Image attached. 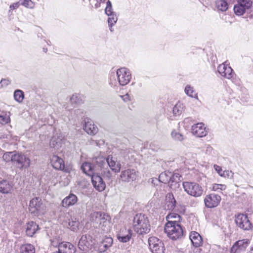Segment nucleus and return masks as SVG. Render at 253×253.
Here are the masks:
<instances>
[{"label": "nucleus", "instance_id": "5fc2aeb1", "mask_svg": "<svg viewBox=\"0 0 253 253\" xmlns=\"http://www.w3.org/2000/svg\"><path fill=\"white\" fill-rule=\"evenodd\" d=\"M10 83L9 80L6 79H2L0 82V88L7 86Z\"/></svg>", "mask_w": 253, "mask_h": 253}, {"label": "nucleus", "instance_id": "b1692460", "mask_svg": "<svg viewBox=\"0 0 253 253\" xmlns=\"http://www.w3.org/2000/svg\"><path fill=\"white\" fill-rule=\"evenodd\" d=\"M81 169L85 174L91 177L96 173V169H95L92 161V163H83L81 166Z\"/></svg>", "mask_w": 253, "mask_h": 253}, {"label": "nucleus", "instance_id": "393cba45", "mask_svg": "<svg viewBox=\"0 0 253 253\" xmlns=\"http://www.w3.org/2000/svg\"><path fill=\"white\" fill-rule=\"evenodd\" d=\"M92 162L96 170L97 168H100L101 170L107 168V158L97 157L93 158Z\"/></svg>", "mask_w": 253, "mask_h": 253}, {"label": "nucleus", "instance_id": "13d9d810", "mask_svg": "<svg viewBox=\"0 0 253 253\" xmlns=\"http://www.w3.org/2000/svg\"><path fill=\"white\" fill-rule=\"evenodd\" d=\"M206 148V152L208 154H210L212 150V148L209 144L205 146Z\"/></svg>", "mask_w": 253, "mask_h": 253}, {"label": "nucleus", "instance_id": "49530a36", "mask_svg": "<svg viewBox=\"0 0 253 253\" xmlns=\"http://www.w3.org/2000/svg\"><path fill=\"white\" fill-rule=\"evenodd\" d=\"M19 3L27 8H33L34 7V3L31 0H20Z\"/></svg>", "mask_w": 253, "mask_h": 253}, {"label": "nucleus", "instance_id": "7ed1b4c3", "mask_svg": "<svg viewBox=\"0 0 253 253\" xmlns=\"http://www.w3.org/2000/svg\"><path fill=\"white\" fill-rule=\"evenodd\" d=\"M165 232L169 238L172 240L180 239L183 235L181 225L176 221H169L165 224Z\"/></svg>", "mask_w": 253, "mask_h": 253}, {"label": "nucleus", "instance_id": "cd10ccee", "mask_svg": "<svg viewBox=\"0 0 253 253\" xmlns=\"http://www.w3.org/2000/svg\"><path fill=\"white\" fill-rule=\"evenodd\" d=\"M39 229V225L36 223L34 221L29 222L26 224V234L29 237H32Z\"/></svg>", "mask_w": 253, "mask_h": 253}, {"label": "nucleus", "instance_id": "bb28decb", "mask_svg": "<svg viewBox=\"0 0 253 253\" xmlns=\"http://www.w3.org/2000/svg\"><path fill=\"white\" fill-rule=\"evenodd\" d=\"M51 163L55 169H63L64 168V163L63 159L57 155H53L51 158Z\"/></svg>", "mask_w": 253, "mask_h": 253}, {"label": "nucleus", "instance_id": "c85d7f7f", "mask_svg": "<svg viewBox=\"0 0 253 253\" xmlns=\"http://www.w3.org/2000/svg\"><path fill=\"white\" fill-rule=\"evenodd\" d=\"M166 207L168 210L172 211L176 206V201L171 193H168L166 197Z\"/></svg>", "mask_w": 253, "mask_h": 253}, {"label": "nucleus", "instance_id": "a878e982", "mask_svg": "<svg viewBox=\"0 0 253 253\" xmlns=\"http://www.w3.org/2000/svg\"><path fill=\"white\" fill-rule=\"evenodd\" d=\"M189 238L193 246L197 248L202 245V238L198 232H192L189 236Z\"/></svg>", "mask_w": 253, "mask_h": 253}, {"label": "nucleus", "instance_id": "6e6552de", "mask_svg": "<svg viewBox=\"0 0 253 253\" xmlns=\"http://www.w3.org/2000/svg\"><path fill=\"white\" fill-rule=\"evenodd\" d=\"M148 242L152 253H165V247L162 240L153 236L148 239Z\"/></svg>", "mask_w": 253, "mask_h": 253}, {"label": "nucleus", "instance_id": "72a5a7b5", "mask_svg": "<svg viewBox=\"0 0 253 253\" xmlns=\"http://www.w3.org/2000/svg\"><path fill=\"white\" fill-rule=\"evenodd\" d=\"M215 5L217 8L221 11H225L228 8V4L225 0H217L215 1Z\"/></svg>", "mask_w": 253, "mask_h": 253}, {"label": "nucleus", "instance_id": "bf43d9fd", "mask_svg": "<svg viewBox=\"0 0 253 253\" xmlns=\"http://www.w3.org/2000/svg\"><path fill=\"white\" fill-rule=\"evenodd\" d=\"M72 119V118L69 116L67 118L65 117L63 118V120H64V121L65 122H66L67 123H68V122H70Z\"/></svg>", "mask_w": 253, "mask_h": 253}, {"label": "nucleus", "instance_id": "6ab92c4d", "mask_svg": "<svg viewBox=\"0 0 253 253\" xmlns=\"http://www.w3.org/2000/svg\"><path fill=\"white\" fill-rule=\"evenodd\" d=\"M108 167L116 173L120 172L121 168V160L118 161L116 158L109 156L107 157V168Z\"/></svg>", "mask_w": 253, "mask_h": 253}, {"label": "nucleus", "instance_id": "774afa93", "mask_svg": "<svg viewBox=\"0 0 253 253\" xmlns=\"http://www.w3.org/2000/svg\"><path fill=\"white\" fill-rule=\"evenodd\" d=\"M67 113L69 114L70 113V112H67Z\"/></svg>", "mask_w": 253, "mask_h": 253}, {"label": "nucleus", "instance_id": "473e14b6", "mask_svg": "<svg viewBox=\"0 0 253 253\" xmlns=\"http://www.w3.org/2000/svg\"><path fill=\"white\" fill-rule=\"evenodd\" d=\"M35 249L33 245L30 244L23 245L20 247V253H35Z\"/></svg>", "mask_w": 253, "mask_h": 253}, {"label": "nucleus", "instance_id": "c03bdc74", "mask_svg": "<svg viewBox=\"0 0 253 253\" xmlns=\"http://www.w3.org/2000/svg\"><path fill=\"white\" fill-rule=\"evenodd\" d=\"M105 13L107 16L116 13L113 11L112 4L110 0H107L106 1V6L105 8Z\"/></svg>", "mask_w": 253, "mask_h": 253}, {"label": "nucleus", "instance_id": "dca6fc26", "mask_svg": "<svg viewBox=\"0 0 253 253\" xmlns=\"http://www.w3.org/2000/svg\"><path fill=\"white\" fill-rule=\"evenodd\" d=\"M91 177L93 186L96 190L99 192H101L105 189V183L104 182L101 176L96 173Z\"/></svg>", "mask_w": 253, "mask_h": 253}, {"label": "nucleus", "instance_id": "ddd939ff", "mask_svg": "<svg viewBox=\"0 0 253 253\" xmlns=\"http://www.w3.org/2000/svg\"><path fill=\"white\" fill-rule=\"evenodd\" d=\"M137 177V172L130 169L122 170L120 175L121 180L127 182L135 180Z\"/></svg>", "mask_w": 253, "mask_h": 253}, {"label": "nucleus", "instance_id": "680f3d73", "mask_svg": "<svg viewBox=\"0 0 253 253\" xmlns=\"http://www.w3.org/2000/svg\"><path fill=\"white\" fill-rule=\"evenodd\" d=\"M62 170H64L66 172H70V168H65L64 167V168Z\"/></svg>", "mask_w": 253, "mask_h": 253}, {"label": "nucleus", "instance_id": "8fccbe9b", "mask_svg": "<svg viewBox=\"0 0 253 253\" xmlns=\"http://www.w3.org/2000/svg\"><path fill=\"white\" fill-rule=\"evenodd\" d=\"M74 113L78 119H82L85 116V112L83 109H78L74 111Z\"/></svg>", "mask_w": 253, "mask_h": 253}, {"label": "nucleus", "instance_id": "09e8293b", "mask_svg": "<svg viewBox=\"0 0 253 253\" xmlns=\"http://www.w3.org/2000/svg\"><path fill=\"white\" fill-rule=\"evenodd\" d=\"M10 121L9 115L7 114H4L0 115V124L2 125H5L8 124Z\"/></svg>", "mask_w": 253, "mask_h": 253}, {"label": "nucleus", "instance_id": "aec40b11", "mask_svg": "<svg viewBox=\"0 0 253 253\" xmlns=\"http://www.w3.org/2000/svg\"><path fill=\"white\" fill-rule=\"evenodd\" d=\"M64 137L61 133L54 135L51 138L50 141V147L58 150L63 144Z\"/></svg>", "mask_w": 253, "mask_h": 253}, {"label": "nucleus", "instance_id": "1a4fd4ad", "mask_svg": "<svg viewBox=\"0 0 253 253\" xmlns=\"http://www.w3.org/2000/svg\"><path fill=\"white\" fill-rule=\"evenodd\" d=\"M237 4L234 6V11L237 15H242L252 5L253 0H237Z\"/></svg>", "mask_w": 253, "mask_h": 253}, {"label": "nucleus", "instance_id": "e2e57ef3", "mask_svg": "<svg viewBox=\"0 0 253 253\" xmlns=\"http://www.w3.org/2000/svg\"><path fill=\"white\" fill-rule=\"evenodd\" d=\"M248 253H253V246L250 247V251Z\"/></svg>", "mask_w": 253, "mask_h": 253}, {"label": "nucleus", "instance_id": "412c9836", "mask_svg": "<svg viewBox=\"0 0 253 253\" xmlns=\"http://www.w3.org/2000/svg\"><path fill=\"white\" fill-rule=\"evenodd\" d=\"M110 219L111 217L109 215L105 213L104 212H101V216L100 217L99 224L101 226L102 230L106 232H107L110 230Z\"/></svg>", "mask_w": 253, "mask_h": 253}, {"label": "nucleus", "instance_id": "5701e85b", "mask_svg": "<svg viewBox=\"0 0 253 253\" xmlns=\"http://www.w3.org/2000/svg\"><path fill=\"white\" fill-rule=\"evenodd\" d=\"M58 250L62 253H75L76 248L69 242H61L58 246Z\"/></svg>", "mask_w": 253, "mask_h": 253}, {"label": "nucleus", "instance_id": "6e6d98bb", "mask_svg": "<svg viewBox=\"0 0 253 253\" xmlns=\"http://www.w3.org/2000/svg\"><path fill=\"white\" fill-rule=\"evenodd\" d=\"M214 168L215 170L220 176H225V173H226L227 172L223 171L220 167L217 165H214Z\"/></svg>", "mask_w": 253, "mask_h": 253}, {"label": "nucleus", "instance_id": "0eeeda50", "mask_svg": "<svg viewBox=\"0 0 253 253\" xmlns=\"http://www.w3.org/2000/svg\"><path fill=\"white\" fill-rule=\"evenodd\" d=\"M29 210L31 213L34 216H38L39 214H43L45 209L41 199L39 197L32 199L30 202Z\"/></svg>", "mask_w": 253, "mask_h": 253}, {"label": "nucleus", "instance_id": "4be33fe9", "mask_svg": "<svg viewBox=\"0 0 253 253\" xmlns=\"http://www.w3.org/2000/svg\"><path fill=\"white\" fill-rule=\"evenodd\" d=\"M78 201L77 196L73 193H70L62 201L61 204L63 207L68 208L75 205Z\"/></svg>", "mask_w": 253, "mask_h": 253}, {"label": "nucleus", "instance_id": "f8f14e48", "mask_svg": "<svg viewBox=\"0 0 253 253\" xmlns=\"http://www.w3.org/2000/svg\"><path fill=\"white\" fill-rule=\"evenodd\" d=\"M221 201V197L214 193L207 195L205 199L204 203L206 207L213 208L217 207Z\"/></svg>", "mask_w": 253, "mask_h": 253}, {"label": "nucleus", "instance_id": "2eb2a0df", "mask_svg": "<svg viewBox=\"0 0 253 253\" xmlns=\"http://www.w3.org/2000/svg\"><path fill=\"white\" fill-rule=\"evenodd\" d=\"M250 242V240L248 239L236 241L231 247L230 253H236L245 251Z\"/></svg>", "mask_w": 253, "mask_h": 253}, {"label": "nucleus", "instance_id": "69168bd1", "mask_svg": "<svg viewBox=\"0 0 253 253\" xmlns=\"http://www.w3.org/2000/svg\"><path fill=\"white\" fill-rule=\"evenodd\" d=\"M74 98H76V96L73 95L71 98V100L72 101V100L74 99Z\"/></svg>", "mask_w": 253, "mask_h": 253}, {"label": "nucleus", "instance_id": "a18cd8bd", "mask_svg": "<svg viewBox=\"0 0 253 253\" xmlns=\"http://www.w3.org/2000/svg\"><path fill=\"white\" fill-rule=\"evenodd\" d=\"M233 74V69L230 66L227 65L226 68H225V72L224 74H222V76L230 79L232 78Z\"/></svg>", "mask_w": 253, "mask_h": 253}, {"label": "nucleus", "instance_id": "f03ea898", "mask_svg": "<svg viewBox=\"0 0 253 253\" xmlns=\"http://www.w3.org/2000/svg\"><path fill=\"white\" fill-rule=\"evenodd\" d=\"M113 74V78L112 79V75H111L109 83L112 86H116L118 84L121 86L126 85L130 82L132 78L129 69L125 67L120 68L117 70V82L115 79V73L112 72L111 74Z\"/></svg>", "mask_w": 253, "mask_h": 253}, {"label": "nucleus", "instance_id": "a19ab883", "mask_svg": "<svg viewBox=\"0 0 253 253\" xmlns=\"http://www.w3.org/2000/svg\"><path fill=\"white\" fill-rule=\"evenodd\" d=\"M2 137L3 138L5 139L6 141H7L8 143L11 144L14 143L18 139V136L16 135H13L10 133L3 134L2 135Z\"/></svg>", "mask_w": 253, "mask_h": 253}, {"label": "nucleus", "instance_id": "f257e3e1", "mask_svg": "<svg viewBox=\"0 0 253 253\" xmlns=\"http://www.w3.org/2000/svg\"><path fill=\"white\" fill-rule=\"evenodd\" d=\"M133 228L140 235L148 233L150 231V225L147 216L143 213H137L133 217Z\"/></svg>", "mask_w": 253, "mask_h": 253}, {"label": "nucleus", "instance_id": "f3484780", "mask_svg": "<svg viewBox=\"0 0 253 253\" xmlns=\"http://www.w3.org/2000/svg\"><path fill=\"white\" fill-rule=\"evenodd\" d=\"M132 232L131 229H121L117 235L118 240L122 243H125L129 241L132 237Z\"/></svg>", "mask_w": 253, "mask_h": 253}, {"label": "nucleus", "instance_id": "338daca9", "mask_svg": "<svg viewBox=\"0 0 253 253\" xmlns=\"http://www.w3.org/2000/svg\"><path fill=\"white\" fill-rule=\"evenodd\" d=\"M43 51L44 52H46L47 51V49L46 48H43Z\"/></svg>", "mask_w": 253, "mask_h": 253}, {"label": "nucleus", "instance_id": "f704fd0d", "mask_svg": "<svg viewBox=\"0 0 253 253\" xmlns=\"http://www.w3.org/2000/svg\"><path fill=\"white\" fill-rule=\"evenodd\" d=\"M108 23L109 27V29L111 32L114 31L113 26L115 25L118 20V17L116 13L108 15Z\"/></svg>", "mask_w": 253, "mask_h": 253}, {"label": "nucleus", "instance_id": "20e7f679", "mask_svg": "<svg viewBox=\"0 0 253 253\" xmlns=\"http://www.w3.org/2000/svg\"><path fill=\"white\" fill-rule=\"evenodd\" d=\"M31 160L24 154L16 151L14 157L13 165L20 170H25L30 166Z\"/></svg>", "mask_w": 253, "mask_h": 253}, {"label": "nucleus", "instance_id": "7c9ffc66", "mask_svg": "<svg viewBox=\"0 0 253 253\" xmlns=\"http://www.w3.org/2000/svg\"><path fill=\"white\" fill-rule=\"evenodd\" d=\"M12 188V184L6 180L0 181V192L7 194L10 192Z\"/></svg>", "mask_w": 253, "mask_h": 253}, {"label": "nucleus", "instance_id": "0e129e2a", "mask_svg": "<svg viewBox=\"0 0 253 253\" xmlns=\"http://www.w3.org/2000/svg\"><path fill=\"white\" fill-rule=\"evenodd\" d=\"M158 180L157 179V178H155V179H152V183H154L155 184V182H157L158 181Z\"/></svg>", "mask_w": 253, "mask_h": 253}, {"label": "nucleus", "instance_id": "4d7b16f0", "mask_svg": "<svg viewBox=\"0 0 253 253\" xmlns=\"http://www.w3.org/2000/svg\"><path fill=\"white\" fill-rule=\"evenodd\" d=\"M19 2H17L11 4L9 6V12H11L12 10L18 8L20 5Z\"/></svg>", "mask_w": 253, "mask_h": 253}, {"label": "nucleus", "instance_id": "58836bf2", "mask_svg": "<svg viewBox=\"0 0 253 253\" xmlns=\"http://www.w3.org/2000/svg\"><path fill=\"white\" fill-rule=\"evenodd\" d=\"M68 224V227L69 228L73 231H75L78 229L79 222L76 220V218L74 219L71 218V219H69Z\"/></svg>", "mask_w": 253, "mask_h": 253}, {"label": "nucleus", "instance_id": "4c0bfd02", "mask_svg": "<svg viewBox=\"0 0 253 253\" xmlns=\"http://www.w3.org/2000/svg\"><path fill=\"white\" fill-rule=\"evenodd\" d=\"M13 96L16 101L21 103L24 98V93L21 90L16 89L14 92Z\"/></svg>", "mask_w": 253, "mask_h": 253}, {"label": "nucleus", "instance_id": "39448f33", "mask_svg": "<svg viewBox=\"0 0 253 253\" xmlns=\"http://www.w3.org/2000/svg\"><path fill=\"white\" fill-rule=\"evenodd\" d=\"M182 185L184 191L190 196L198 197L203 194V188L197 183L185 181L183 182Z\"/></svg>", "mask_w": 253, "mask_h": 253}, {"label": "nucleus", "instance_id": "c9c22d12", "mask_svg": "<svg viewBox=\"0 0 253 253\" xmlns=\"http://www.w3.org/2000/svg\"><path fill=\"white\" fill-rule=\"evenodd\" d=\"M184 92L185 94L189 97L198 99L197 93H195V90H194V87L191 85L189 84L186 85L184 89Z\"/></svg>", "mask_w": 253, "mask_h": 253}, {"label": "nucleus", "instance_id": "9d476101", "mask_svg": "<svg viewBox=\"0 0 253 253\" xmlns=\"http://www.w3.org/2000/svg\"><path fill=\"white\" fill-rule=\"evenodd\" d=\"M235 222L237 226L243 230H250L252 228V224L247 215L239 214L236 216Z\"/></svg>", "mask_w": 253, "mask_h": 253}, {"label": "nucleus", "instance_id": "c756f323", "mask_svg": "<svg viewBox=\"0 0 253 253\" xmlns=\"http://www.w3.org/2000/svg\"><path fill=\"white\" fill-rule=\"evenodd\" d=\"M113 239L110 237H105L99 244V249L101 252H105L113 244Z\"/></svg>", "mask_w": 253, "mask_h": 253}, {"label": "nucleus", "instance_id": "79ce46f5", "mask_svg": "<svg viewBox=\"0 0 253 253\" xmlns=\"http://www.w3.org/2000/svg\"><path fill=\"white\" fill-rule=\"evenodd\" d=\"M181 217L178 214L175 213H170L166 216V219L169 221H176L177 223L179 222Z\"/></svg>", "mask_w": 253, "mask_h": 253}, {"label": "nucleus", "instance_id": "9b49d317", "mask_svg": "<svg viewBox=\"0 0 253 253\" xmlns=\"http://www.w3.org/2000/svg\"><path fill=\"white\" fill-rule=\"evenodd\" d=\"M93 244L92 237L89 235H83L79 242L78 247L81 251L88 252L91 249Z\"/></svg>", "mask_w": 253, "mask_h": 253}, {"label": "nucleus", "instance_id": "2f4dec72", "mask_svg": "<svg viewBox=\"0 0 253 253\" xmlns=\"http://www.w3.org/2000/svg\"><path fill=\"white\" fill-rule=\"evenodd\" d=\"M183 103L178 101L173 108V114L175 116H180L184 110Z\"/></svg>", "mask_w": 253, "mask_h": 253}, {"label": "nucleus", "instance_id": "a211bd4d", "mask_svg": "<svg viewBox=\"0 0 253 253\" xmlns=\"http://www.w3.org/2000/svg\"><path fill=\"white\" fill-rule=\"evenodd\" d=\"M83 128L87 133L91 135H95L98 131L97 126L93 124L91 120L88 118L85 119Z\"/></svg>", "mask_w": 253, "mask_h": 253}, {"label": "nucleus", "instance_id": "ea45409f", "mask_svg": "<svg viewBox=\"0 0 253 253\" xmlns=\"http://www.w3.org/2000/svg\"><path fill=\"white\" fill-rule=\"evenodd\" d=\"M101 211L92 212L90 215V220L96 223H99L101 216Z\"/></svg>", "mask_w": 253, "mask_h": 253}, {"label": "nucleus", "instance_id": "603ef678", "mask_svg": "<svg viewBox=\"0 0 253 253\" xmlns=\"http://www.w3.org/2000/svg\"><path fill=\"white\" fill-rule=\"evenodd\" d=\"M226 186L225 185L223 184H214L213 185L212 189L214 191H217V190H224L226 189Z\"/></svg>", "mask_w": 253, "mask_h": 253}, {"label": "nucleus", "instance_id": "e433bc0d", "mask_svg": "<svg viewBox=\"0 0 253 253\" xmlns=\"http://www.w3.org/2000/svg\"><path fill=\"white\" fill-rule=\"evenodd\" d=\"M16 152V151L5 152L2 156L3 160L6 162H11L13 164L14 157L15 156Z\"/></svg>", "mask_w": 253, "mask_h": 253}, {"label": "nucleus", "instance_id": "423d86ee", "mask_svg": "<svg viewBox=\"0 0 253 253\" xmlns=\"http://www.w3.org/2000/svg\"><path fill=\"white\" fill-rule=\"evenodd\" d=\"M181 176L178 173L166 171L161 173L159 177V181L165 184L172 185L173 183H178Z\"/></svg>", "mask_w": 253, "mask_h": 253}, {"label": "nucleus", "instance_id": "37998d69", "mask_svg": "<svg viewBox=\"0 0 253 253\" xmlns=\"http://www.w3.org/2000/svg\"><path fill=\"white\" fill-rule=\"evenodd\" d=\"M171 136L173 140L177 141H182L184 139V136L179 132L173 130L171 133Z\"/></svg>", "mask_w": 253, "mask_h": 253}, {"label": "nucleus", "instance_id": "de8ad7c7", "mask_svg": "<svg viewBox=\"0 0 253 253\" xmlns=\"http://www.w3.org/2000/svg\"><path fill=\"white\" fill-rule=\"evenodd\" d=\"M103 177L105 180H110L111 179L112 177V173L111 171L108 169V168H105L104 169L102 170L101 172Z\"/></svg>", "mask_w": 253, "mask_h": 253}, {"label": "nucleus", "instance_id": "4468645a", "mask_svg": "<svg viewBox=\"0 0 253 253\" xmlns=\"http://www.w3.org/2000/svg\"><path fill=\"white\" fill-rule=\"evenodd\" d=\"M191 132L198 137L206 136L208 134L206 127L202 123H199L193 125L191 128Z\"/></svg>", "mask_w": 253, "mask_h": 253}, {"label": "nucleus", "instance_id": "3c124183", "mask_svg": "<svg viewBox=\"0 0 253 253\" xmlns=\"http://www.w3.org/2000/svg\"><path fill=\"white\" fill-rule=\"evenodd\" d=\"M106 0H90L91 4L94 5V8L97 9L101 6V3H104Z\"/></svg>", "mask_w": 253, "mask_h": 253}, {"label": "nucleus", "instance_id": "864d4df0", "mask_svg": "<svg viewBox=\"0 0 253 253\" xmlns=\"http://www.w3.org/2000/svg\"><path fill=\"white\" fill-rule=\"evenodd\" d=\"M227 65L225 64H222L219 65L217 68V71L218 73L222 76V74H224L225 72V68H226Z\"/></svg>", "mask_w": 253, "mask_h": 253}, {"label": "nucleus", "instance_id": "052dcab7", "mask_svg": "<svg viewBox=\"0 0 253 253\" xmlns=\"http://www.w3.org/2000/svg\"><path fill=\"white\" fill-rule=\"evenodd\" d=\"M129 95L128 94H126V95H124L122 96V97L123 98V99L125 100V101H127V100H129Z\"/></svg>", "mask_w": 253, "mask_h": 253}]
</instances>
